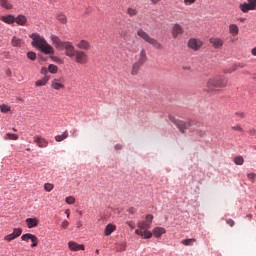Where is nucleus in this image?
<instances>
[{
  "label": "nucleus",
  "mask_w": 256,
  "mask_h": 256,
  "mask_svg": "<svg viewBox=\"0 0 256 256\" xmlns=\"http://www.w3.org/2000/svg\"><path fill=\"white\" fill-rule=\"evenodd\" d=\"M30 241L32 242L31 247H37V245H39V239L33 234L30 238Z\"/></svg>",
  "instance_id": "obj_34"
},
{
  "label": "nucleus",
  "mask_w": 256,
  "mask_h": 256,
  "mask_svg": "<svg viewBox=\"0 0 256 256\" xmlns=\"http://www.w3.org/2000/svg\"><path fill=\"white\" fill-rule=\"evenodd\" d=\"M153 224V215L147 214L145 220L138 221L137 227L135 230V234L142 239H151L153 237V233L149 231L151 229V225Z\"/></svg>",
  "instance_id": "obj_2"
},
{
  "label": "nucleus",
  "mask_w": 256,
  "mask_h": 256,
  "mask_svg": "<svg viewBox=\"0 0 256 256\" xmlns=\"http://www.w3.org/2000/svg\"><path fill=\"white\" fill-rule=\"evenodd\" d=\"M209 41H210V43H211V45L214 47V49H221V47H223V45H224V41H223V39H221V38H210L209 39Z\"/></svg>",
  "instance_id": "obj_12"
},
{
  "label": "nucleus",
  "mask_w": 256,
  "mask_h": 256,
  "mask_svg": "<svg viewBox=\"0 0 256 256\" xmlns=\"http://www.w3.org/2000/svg\"><path fill=\"white\" fill-rule=\"evenodd\" d=\"M247 178L249 179V181H252V183H254L255 179H256V174L255 173H249V174H247Z\"/></svg>",
  "instance_id": "obj_45"
},
{
  "label": "nucleus",
  "mask_w": 256,
  "mask_h": 256,
  "mask_svg": "<svg viewBox=\"0 0 256 256\" xmlns=\"http://www.w3.org/2000/svg\"><path fill=\"white\" fill-rule=\"evenodd\" d=\"M249 134L252 135V136L255 135V134H256V130H255V129H251V130L249 131Z\"/></svg>",
  "instance_id": "obj_57"
},
{
  "label": "nucleus",
  "mask_w": 256,
  "mask_h": 256,
  "mask_svg": "<svg viewBox=\"0 0 256 256\" xmlns=\"http://www.w3.org/2000/svg\"><path fill=\"white\" fill-rule=\"evenodd\" d=\"M68 247L70 251H85L84 245H79L77 242H68Z\"/></svg>",
  "instance_id": "obj_13"
},
{
  "label": "nucleus",
  "mask_w": 256,
  "mask_h": 256,
  "mask_svg": "<svg viewBox=\"0 0 256 256\" xmlns=\"http://www.w3.org/2000/svg\"><path fill=\"white\" fill-rule=\"evenodd\" d=\"M159 1H161V0H151V3H152V5H157V3H159Z\"/></svg>",
  "instance_id": "obj_59"
},
{
  "label": "nucleus",
  "mask_w": 256,
  "mask_h": 256,
  "mask_svg": "<svg viewBox=\"0 0 256 256\" xmlns=\"http://www.w3.org/2000/svg\"><path fill=\"white\" fill-rule=\"evenodd\" d=\"M1 21H3L4 23H8L9 25H11V23H15V17H13V15L2 16V17H1Z\"/></svg>",
  "instance_id": "obj_23"
},
{
  "label": "nucleus",
  "mask_w": 256,
  "mask_h": 256,
  "mask_svg": "<svg viewBox=\"0 0 256 256\" xmlns=\"http://www.w3.org/2000/svg\"><path fill=\"white\" fill-rule=\"evenodd\" d=\"M120 36L122 37V39H125V37H127V32H121Z\"/></svg>",
  "instance_id": "obj_55"
},
{
  "label": "nucleus",
  "mask_w": 256,
  "mask_h": 256,
  "mask_svg": "<svg viewBox=\"0 0 256 256\" xmlns=\"http://www.w3.org/2000/svg\"><path fill=\"white\" fill-rule=\"evenodd\" d=\"M32 236H33V234H31V233L23 234L21 236V239H22V241H29V240H31Z\"/></svg>",
  "instance_id": "obj_41"
},
{
  "label": "nucleus",
  "mask_w": 256,
  "mask_h": 256,
  "mask_svg": "<svg viewBox=\"0 0 256 256\" xmlns=\"http://www.w3.org/2000/svg\"><path fill=\"white\" fill-rule=\"evenodd\" d=\"M5 141H17L19 136L17 134L7 133L4 136Z\"/></svg>",
  "instance_id": "obj_24"
},
{
  "label": "nucleus",
  "mask_w": 256,
  "mask_h": 256,
  "mask_svg": "<svg viewBox=\"0 0 256 256\" xmlns=\"http://www.w3.org/2000/svg\"><path fill=\"white\" fill-rule=\"evenodd\" d=\"M239 8H240V11H242V13H249V11H252L248 3L240 4Z\"/></svg>",
  "instance_id": "obj_28"
},
{
  "label": "nucleus",
  "mask_w": 256,
  "mask_h": 256,
  "mask_svg": "<svg viewBox=\"0 0 256 256\" xmlns=\"http://www.w3.org/2000/svg\"><path fill=\"white\" fill-rule=\"evenodd\" d=\"M127 246L124 243L118 244L116 247V251H125Z\"/></svg>",
  "instance_id": "obj_44"
},
{
  "label": "nucleus",
  "mask_w": 256,
  "mask_h": 256,
  "mask_svg": "<svg viewBox=\"0 0 256 256\" xmlns=\"http://www.w3.org/2000/svg\"><path fill=\"white\" fill-rule=\"evenodd\" d=\"M137 35L138 37H140L141 39H143V41H145L146 43H149V45H152V47H154V49H163V44H161L160 42L157 41V39L152 38L147 32H145V30H143L142 28H139L137 30Z\"/></svg>",
  "instance_id": "obj_5"
},
{
  "label": "nucleus",
  "mask_w": 256,
  "mask_h": 256,
  "mask_svg": "<svg viewBox=\"0 0 256 256\" xmlns=\"http://www.w3.org/2000/svg\"><path fill=\"white\" fill-rule=\"evenodd\" d=\"M5 241L11 242L13 241V239H17V237L12 233V234H8L7 236H5Z\"/></svg>",
  "instance_id": "obj_43"
},
{
  "label": "nucleus",
  "mask_w": 256,
  "mask_h": 256,
  "mask_svg": "<svg viewBox=\"0 0 256 256\" xmlns=\"http://www.w3.org/2000/svg\"><path fill=\"white\" fill-rule=\"evenodd\" d=\"M62 229H67V227H69V221L64 220L61 224Z\"/></svg>",
  "instance_id": "obj_49"
},
{
  "label": "nucleus",
  "mask_w": 256,
  "mask_h": 256,
  "mask_svg": "<svg viewBox=\"0 0 256 256\" xmlns=\"http://www.w3.org/2000/svg\"><path fill=\"white\" fill-rule=\"evenodd\" d=\"M152 233L156 239H161V236L165 235V233H167V230H165V228L163 227H155L152 230Z\"/></svg>",
  "instance_id": "obj_14"
},
{
  "label": "nucleus",
  "mask_w": 256,
  "mask_h": 256,
  "mask_svg": "<svg viewBox=\"0 0 256 256\" xmlns=\"http://www.w3.org/2000/svg\"><path fill=\"white\" fill-rule=\"evenodd\" d=\"M54 188H55V185H53L51 183L44 184V189H45V191H47V193H51V191H53Z\"/></svg>",
  "instance_id": "obj_36"
},
{
  "label": "nucleus",
  "mask_w": 256,
  "mask_h": 256,
  "mask_svg": "<svg viewBox=\"0 0 256 256\" xmlns=\"http://www.w3.org/2000/svg\"><path fill=\"white\" fill-rule=\"evenodd\" d=\"M237 115H239V117H245V114L243 113H237Z\"/></svg>",
  "instance_id": "obj_61"
},
{
  "label": "nucleus",
  "mask_w": 256,
  "mask_h": 256,
  "mask_svg": "<svg viewBox=\"0 0 256 256\" xmlns=\"http://www.w3.org/2000/svg\"><path fill=\"white\" fill-rule=\"evenodd\" d=\"M0 7H3V9H13V5L9 3V0H0Z\"/></svg>",
  "instance_id": "obj_27"
},
{
  "label": "nucleus",
  "mask_w": 256,
  "mask_h": 256,
  "mask_svg": "<svg viewBox=\"0 0 256 256\" xmlns=\"http://www.w3.org/2000/svg\"><path fill=\"white\" fill-rule=\"evenodd\" d=\"M14 21L18 25H24L25 23H27V18H25V16L23 15H19L17 18H14Z\"/></svg>",
  "instance_id": "obj_29"
},
{
  "label": "nucleus",
  "mask_w": 256,
  "mask_h": 256,
  "mask_svg": "<svg viewBox=\"0 0 256 256\" xmlns=\"http://www.w3.org/2000/svg\"><path fill=\"white\" fill-rule=\"evenodd\" d=\"M65 214H66V216L69 218L70 215H71V211H70L69 209H67V210L65 211Z\"/></svg>",
  "instance_id": "obj_58"
},
{
  "label": "nucleus",
  "mask_w": 256,
  "mask_h": 256,
  "mask_svg": "<svg viewBox=\"0 0 256 256\" xmlns=\"http://www.w3.org/2000/svg\"><path fill=\"white\" fill-rule=\"evenodd\" d=\"M66 203L68 205H73V203H75V197H73V196L66 197Z\"/></svg>",
  "instance_id": "obj_42"
},
{
  "label": "nucleus",
  "mask_w": 256,
  "mask_h": 256,
  "mask_svg": "<svg viewBox=\"0 0 256 256\" xmlns=\"http://www.w3.org/2000/svg\"><path fill=\"white\" fill-rule=\"evenodd\" d=\"M21 233H23V230L21 228H15L12 232V234L14 235V237H21Z\"/></svg>",
  "instance_id": "obj_38"
},
{
  "label": "nucleus",
  "mask_w": 256,
  "mask_h": 256,
  "mask_svg": "<svg viewBox=\"0 0 256 256\" xmlns=\"http://www.w3.org/2000/svg\"><path fill=\"white\" fill-rule=\"evenodd\" d=\"M232 129H233V131L243 132V128L240 125L233 126Z\"/></svg>",
  "instance_id": "obj_51"
},
{
  "label": "nucleus",
  "mask_w": 256,
  "mask_h": 256,
  "mask_svg": "<svg viewBox=\"0 0 256 256\" xmlns=\"http://www.w3.org/2000/svg\"><path fill=\"white\" fill-rule=\"evenodd\" d=\"M227 225H229L230 227H233L235 225V221L233 219H227L226 220Z\"/></svg>",
  "instance_id": "obj_52"
},
{
  "label": "nucleus",
  "mask_w": 256,
  "mask_h": 256,
  "mask_svg": "<svg viewBox=\"0 0 256 256\" xmlns=\"http://www.w3.org/2000/svg\"><path fill=\"white\" fill-rule=\"evenodd\" d=\"M76 47L82 51H89L91 49V43L87 40H80L77 42Z\"/></svg>",
  "instance_id": "obj_11"
},
{
  "label": "nucleus",
  "mask_w": 256,
  "mask_h": 256,
  "mask_svg": "<svg viewBox=\"0 0 256 256\" xmlns=\"http://www.w3.org/2000/svg\"><path fill=\"white\" fill-rule=\"evenodd\" d=\"M26 224L28 229H33V227H37V225H39V220L37 218H27Z\"/></svg>",
  "instance_id": "obj_16"
},
{
  "label": "nucleus",
  "mask_w": 256,
  "mask_h": 256,
  "mask_svg": "<svg viewBox=\"0 0 256 256\" xmlns=\"http://www.w3.org/2000/svg\"><path fill=\"white\" fill-rule=\"evenodd\" d=\"M51 41L54 47L56 49H59L60 51H63L65 49V55L67 57H70V59H73L75 57V54L77 53V49H75V46L69 41L63 42L59 37L52 35L51 36Z\"/></svg>",
  "instance_id": "obj_3"
},
{
  "label": "nucleus",
  "mask_w": 256,
  "mask_h": 256,
  "mask_svg": "<svg viewBox=\"0 0 256 256\" xmlns=\"http://www.w3.org/2000/svg\"><path fill=\"white\" fill-rule=\"evenodd\" d=\"M229 33L232 37H237L239 35V26H237V24H230Z\"/></svg>",
  "instance_id": "obj_18"
},
{
  "label": "nucleus",
  "mask_w": 256,
  "mask_h": 256,
  "mask_svg": "<svg viewBox=\"0 0 256 256\" xmlns=\"http://www.w3.org/2000/svg\"><path fill=\"white\" fill-rule=\"evenodd\" d=\"M48 71H49V73H52L53 75H55V73H57V71H59V68L54 64H50L48 66Z\"/></svg>",
  "instance_id": "obj_32"
},
{
  "label": "nucleus",
  "mask_w": 256,
  "mask_h": 256,
  "mask_svg": "<svg viewBox=\"0 0 256 256\" xmlns=\"http://www.w3.org/2000/svg\"><path fill=\"white\" fill-rule=\"evenodd\" d=\"M141 67H143L142 64H140L139 62H135L132 64V68H131V75L135 76V75H139V71L141 69Z\"/></svg>",
  "instance_id": "obj_17"
},
{
  "label": "nucleus",
  "mask_w": 256,
  "mask_h": 256,
  "mask_svg": "<svg viewBox=\"0 0 256 256\" xmlns=\"http://www.w3.org/2000/svg\"><path fill=\"white\" fill-rule=\"evenodd\" d=\"M69 137V132L66 130L62 135L55 136V141L60 143V141H65Z\"/></svg>",
  "instance_id": "obj_26"
},
{
  "label": "nucleus",
  "mask_w": 256,
  "mask_h": 256,
  "mask_svg": "<svg viewBox=\"0 0 256 256\" xmlns=\"http://www.w3.org/2000/svg\"><path fill=\"white\" fill-rule=\"evenodd\" d=\"M61 78H55L51 82L52 89H55V91H59L60 89H65V84L62 83Z\"/></svg>",
  "instance_id": "obj_10"
},
{
  "label": "nucleus",
  "mask_w": 256,
  "mask_h": 256,
  "mask_svg": "<svg viewBox=\"0 0 256 256\" xmlns=\"http://www.w3.org/2000/svg\"><path fill=\"white\" fill-rule=\"evenodd\" d=\"M170 121H172V123H175L176 127H178L181 133H185V131H187V129H190L193 125V122L191 120L185 122L182 120H177L173 116H170Z\"/></svg>",
  "instance_id": "obj_6"
},
{
  "label": "nucleus",
  "mask_w": 256,
  "mask_h": 256,
  "mask_svg": "<svg viewBox=\"0 0 256 256\" xmlns=\"http://www.w3.org/2000/svg\"><path fill=\"white\" fill-rule=\"evenodd\" d=\"M117 231V226H115L114 224H108L104 230V233L107 237H109V235H111V233Z\"/></svg>",
  "instance_id": "obj_21"
},
{
  "label": "nucleus",
  "mask_w": 256,
  "mask_h": 256,
  "mask_svg": "<svg viewBox=\"0 0 256 256\" xmlns=\"http://www.w3.org/2000/svg\"><path fill=\"white\" fill-rule=\"evenodd\" d=\"M235 71H237V66H235V64H233L232 66L230 67H227V68H224L223 69V73L225 75H229L231 73H235Z\"/></svg>",
  "instance_id": "obj_25"
},
{
  "label": "nucleus",
  "mask_w": 256,
  "mask_h": 256,
  "mask_svg": "<svg viewBox=\"0 0 256 256\" xmlns=\"http://www.w3.org/2000/svg\"><path fill=\"white\" fill-rule=\"evenodd\" d=\"M229 80L224 75H216L211 77L206 83L207 91H219L227 87Z\"/></svg>",
  "instance_id": "obj_4"
},
{
  "label": "nucleus",
  "mask_w": 256,
  "mask_h": 256,
  "mask_svg": "<svg viewBox=\"0 0 256 256\" xmlns=\"http://www.w3.org/2000/svg\"><path fill=\"white\" fill-rule=\"evenodd\" d=\"M115 149H116L117 151H119V150L123 149V146H122L121 144H116V145H115Z\"/></svg>",
  "instance_id": "obj_54"
},
{
  "label": "nucleus",
  "mask_w": 256,
  "mask_h": 256,
  "mask_svg": "<svg viewBox=\"0 0 256 256\" xmlns=\"http://www.w3.org/2000/svg\"><path fill=\"white\" fill-rule=\"evenodd\" d=\"M52 61H54V63H63V60H61V58L57 57V56H50Z\"/></svg>",
  "instance_id": "obj_46"
},
{
  "label": "nucleus",
  "mask_w": 256,
  "mask_h": 256,
  "mask_svg": "<svg viewBox=\"0 0 256 256\" xmlns=\"http://www.w3.org/2000/svg\"><path fill=\"white\" fill-rule=\"evenodd\" d=\"M11 45L12 47H21V45H23V40L14 36L11 40Z\"/></svg>",
  "instance_id": "obj_22"
},
{
  "label": "nucleus",
  "mask_w": 256,
  "mask_h": 256,
  "mask_svg": "<svg viewBox=\"0 0 256 256\" xmlns=\"http://www.w3.org/2000/svg\"><path fill=\"white\" fill-rule=\"evenodd\" d=\"M73 58L78 65H86L89 62V55L83 50H77Z\"/></svg>",
  "instance_id": "obj_7"
},
{
  "label": "nucleus",
  "mask_w": 256,
  "mask_h": 256,
  "mask_svg": "<svg viewBox=\"0 0 256 256\" xmlns=\"http://www.w3.org/2000/svg\"><path fill=\"white\" fill-rule=\"evenodd\" d=\"M34 142L36 143V145H38L41 148L47 147V145H49V142H47V140H45L44 138H41L39 136H37L35 138Z\"/></svg>",
  "instance_id": "obj_20"
},
{
  "label": "nucleus",
  "mask_w": 256,
  "mask_h": 256,
  "mask_svg": "<svg viewBox=\"0 0 256 256\" xmlns=\"http://www.w3.org/2000/svg\"><path fill=\"white\" fill-rule=\"evenodd\" d=\"M0 111L1 113H9V111H11V107L7 104H2L0 105Z\"/></svg>",
  "instance_id": "obj_35"
},
{
  "label": "nucleus",
  "mask_w": 256,
  "mask_h": 256,
  "mask_svg": "<svg viewBox=\"0 0 256 256\" xmlns=\"http://www.w3.org/2000/svg\"><path fill=\"white\" fill-rule=\"evenodd\" d=\"M251 53H252V55H254V57H256V47H254V48L251 50Z\"/></svg>",
  "instance_id": "obj_60"
},
{
  "label": "nucleus",
  "mask_w": 256,
  "mask_h": 256,
  "mask_svg": "<svg viewBox=\"0 0 256 256\" xmlns=\"http://www.w3.org/2000/svg\"><path fill=\"white\" fill-rule=\"evenodd\" d=\"M96 253L99 254V250H96Z\"/></svg>",
  "instance_id": "obj_64"
},
{
  "label": "nucleus",
  "mask_w": 256,
  "mask_h": 256,
  "mask_svg": "<svg viewBox=\"0 0 256 256\" xmlns=\"http://www.w3.org/2000/svg\"><path fill=\"white\" fill-rule=\"evenodd\" d=\"M184 71H191V66H183Z\"/></svg>",
  "instance_id": "obj_56"
},
{
  "label": "nucleus",
  "mask_w": 256,
  "mask_h": 256,
  "mask_svg": "<svg viewBox=\"0 0 256 256\" xmlns=\"http://www.w3.org/2000/svg\"><path fill=\"white\" fill-rule=\"evenodd\" d=\"M27 57L28 59H30L31 61H35V59H37V53L33 52V51H29L27 53Z\"/></svg>",
  "instance_id": "obj_37"
},
{
  "label": "nucleus",
  "mask_w": 256,
  "mask_h": 256,
  "mask_svg": "<svg viewBox=\"0 0 256 256\" xmlns=\"http://www.w3.org/2000/svg\"><path fill=\"white\" fill-rule=\"evenodd\" d=\"M51 79V76H44L43 79L41 80H37L35 82L36 87H45V85H47V83H49V80Z\"/></svg>",
  "instance_id": "obj_19"
},
{
  "label": "nucleus",
  "mask_w": 256,
  "mask_h": 256,
  "mask_svg": "<svg viewBox=\"0 0 256 256\" xmlns=\"http://www.w3.org/2000/svg\"><path fill=\"white\" fill-rule=\"evenodd\" d=\"M245 66H246L245 63H236V64H234V67H236V71H237L238 69H243V68H245Z\"/></svg>",
  "instance_id": "obj_47"
},
{
  "label": "nucleus",
  "mask_w": 256,
  "mask_h": 256,
  "mask_svg": "<svg viewBox=\"0 0 256 256\" xmlns=\"http://www.w3.org/2000/svg\"><path fill=\"white\" fill-rule=\"evenodd\" d=\"M183 33H185V30H183V26H181L180 24H174V26L172 27L173 39H177V37H179V35H183Z\"/></svg>",
  "instance_id": "obj_9"
},
{
  "label": "nucleus",
  "mask_w": 256,
  "mask_h": 256,
  "mask_svg": "<svg viewBox=\"0 0 256 256\" xmlns=\"http://www.w3.org/2000/svg\"><path fill=\"white\" fill-rule=\"evenodd\" d=\"M30 39H32V47H35L36 49H38V51L44 53V55H53V53H55V49H53V46L47 43V40H45L43 36L37 33H33L30 35Z\"/></svg>",
  "instance_id": "obj_1"
},
{
  "label": "nucleus",
  "mask_w": 256,
  "mask_h": 256,
  "mask_svg": "<svg viewBox=\"0 0 256 256\" xmlns=\"http://www.w3.org/2000/svg\"><path fill=\"white\" fill-rule=\"evenodd\" d=\"M235 165H243L245 163V159H243V156H236L234 158Z\"/></svg>",
  "instance_id": "obj_33"
},
{
  "label": "nucleus",
  "mask_w": 256,
  "mask_h": 256,
  "mask_svg": "<svg viewBox=\"0 0 256 256\" xmlns=\"http://www.w3.org/2000/svg\"><path fill=\"white\" fill-rule=\"evenodd\" d=\"M41 75H47V73H49V68L47 67H43L40 71Z\"/></svg>",
  "instance_id": "obj_48"
},
{
  "label": "nucleus",
  "mask_w": 256,
  "mask_h": 256,
  "mask_svg": "<svg viewBox=\"0 0 256 256\" xmlns=\"http://www.w3.org/2000/svg\"><path fill=\"white\" fill-rule=\"evenodd\" d=\"M26 151H31V149L27 148Z\"/></svg>",
  "instance_id": "obj_63"
},
{
  "label": "nucleus",
  "mask_w": 256,
  "mask_h": 256,
  "mask_svg": "<svg viewBox=\"0 0 256 256\" xmlns=\"http://www.w3.org/2000/svg\"><path fill=\"white\" fill-rule=\"evenodd\" d=\"M244 21H245V18H240L241 23H244Z\"/></svg>",
  "instance_id": "obj_62"
},
{
  "label": "nucleus",
  "mask_w": 256,
  "mask_h": 256,
  "mask_svg": "<svg viewBox=\"0 0 256 256\" xmlns=\"http://www.w3.org/2000/svg\"><path fill=\"white\" fill-rule=\"evenodd\" d=\"M248 6H250V9L252 11H255V9H256V0H248Z\"/></svg>",
  "instance_id": "obj_39"
},
{
  "label": "nucleus",
  "mask_w": 256,
  "mask_h": 256,
  "mask_svg": "<svg viewBox=\"0 0 256 256\" xmlns=\"http://www.w3.org/2000/svg\"><path fill=\"white\" fill-rule=\"evenodd\" d=\"M197 0H184V3L186 5H193V3H195Z\"/></svg>",
  "instance_id": "obj_53"
},
{
  "label": "nucleus",
  "mask_w": 256,
  "mask_h": 256,
  "mask_svg": "<svg viewBox=\"0 0 256 256\" xmlns=\"http://www.w3.org/2000/svg\"><path fill=\"white\" fill-rule=\"evenodd\" d=\"M127 13L130 17H135V15H137V10L133 8H128Z\"/></svg>",
  "instance_id": "obj_40"
},
{
  "label": "nucleus",
  "mask_w": 256,
  "mask_h": 256,
  "mask_svg": "<svg viewBox=\"0 0 256 256\" xmlns=\"http://www.w3.org/2000/svg\"><path fill=\"white\" fill-rule=\"evenodd\" d=\"M57 20L59 21V23H62L65 25V23H67V16L65 14H58Z\"/></svg>",
  "instance_id": "obj_31"
},
{
  "label": "nucleus",
  "mask_w": 256,
  "mask_h": 256,
  "mask_svg": "<svg viewBox=\"0 0 256 256\" xmlns=\"http://www.w3.org/2000/svg\"><path fill=\"white\" fill-rule=\"evenodd\" d=\"M126 225H128V227H130V229H135V222H133V221H127Z\"/></svg>",
  "instance_id": "obj_50"
},
{
  "label": "nucleus",
  "mask_w": 256,
  "mask_h": 256,
  "mask_svg": "<svg viewBox=\"0 0 256 256\" xmlns=\"http://www.w3.org/2000/svg\"><path fill=\"white\" fill-rule=\"evenodd\" d=\"M136 63H140V65H145V63H147V51H145V49L140 51Z\"/></svg>",
  "instance_id": "obj_15"
},
{
  "label": "nucleus",
  "mask_w": 256,
  "mask_h": 256,
  "mask_svg": "<svg viewBox=\"0 0 256 256\" xmlns=\"http://www.w3.org/2000/svg\"><path fill=\"white\" fill-rule=\"evenodd\" d=\"M187 47L192 51H199L203 47V41L197 38H190L187 43Z\"/></svg>",
  "instance_id": "obj_8"
},
{
  "label": "nucleus",
  "mask_w": 256,
  "mask_h": 256,
  "mask_svg": "<svg viewBox=\"0 0 256 256\" xmlns=\"http://www.w3.org/2000/svg\"><path fill=\"white\" fill-rule=\"evenodd\" d=\"M197 240L195 238H190V239H184L181 241L182 245H185L186 247H189L193 245V243H196Z\"/></svg>",
  "instance_id": "obj_30"
}]
</instances>
